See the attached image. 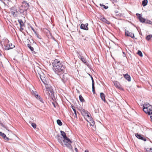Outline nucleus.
Returning <instances> with one entry per match:
<instances>
[{
	"label": "nucleus",
	"mask_w": 152,
	"mask_h": 152,
	"mask_svg": "<svg viewBox=\"0 0 152 152\" xmlns=\"http://www.w3.org/2000/svg\"><path fill=\"white\" fill-rule=\"evenodd\" d=\"M52 64L53 69L56 73L60 75L64 73L65 66L58 60L55 59L52 63Z\"/></svg>",
	"instance_id": "obj_1"
},
{
	"label": "nucleus",
	"mask_w": 152,
	"mask_h": 152,
	"mask_svg": "<svg viewBox=\"0 0 152 152\" xmlns=\"http://www.w3.org/2000/svg\"><path fill=\"white\" fill-rule=\"evenodd\" d=\"M45 90L44 91L46 98L49 99H53L54 97V93L50 86L46 85Z\"/></svg>",
	"instance_id": "obj_2"
},
{
	"label": "nucleus",
	"mask_w": 152,
	"mask_h": 152,
	"mask_svg": "<svg viewBox=\"0 0 152 152\" xmlns=\"http://www.w3.org/2000/svg\"><path fill=\"white\" fill-rule=\"evenodd\" d=\"M61 135L63 137L64 140H63V143H62V145L64 147H66L69 149L72 148V146L71 144L72 143L70 140L66 136L65 133L62 131H60Z\"/></svg>",
	"instance_id": "obj_3"
},
{
	"label": "nucleus",
	"mask_w": 152,
	"mask_h": 152,
	"mask_svg": "<svg viewBox=\"0 0 152 152\" xmlns=\"http://www.w3.org/2000/svg\"><path fill=\"white\" fill-rule=\"evenodd\" d=\"M28 4L26 1H23L21 5L19 7L20 12L24 15L27 14V10L29 7Z\"/></svg>",
	"instance_id": "obj_4"
},
{
	"label": "nucleus",
	"mask_w": 152,
	"mask_h": 152,
	"mask_svg": "<svg viewBox=\"0 0 152 152\" xmlns=\"http://www.w3.org/2000/svg\"><path fill=\"white\" fill-rule=\"evenodd\" d=\"M81 113L84 117H87L88 119V120L91 122V123L90 122V125L94 126V121L93 120L92 117L90 116L89 113L84 109H83L81 110Z\"/></svg>",
	"instance_id": "obj_5"
},
{
	"label": "nucleus",
	"mask_w": 152,
	"mask_h": 152,
	"mask_svg": "<svg viewBox=\"0 0 152 152\" xmlns=\"http://www.w3.org/2000/svg\"><path fill=\"white\" fill-rule=\"evenodd\" d=\"M38 77H39L42 83L45 84V87L46 85H48L47 84L46 79L45 77V75H44L42 72H41L40 73H39V75L37 76Z\"/></svg>",
	"instance_id": "obj_6"
},
{
	"label": "nucleus",
	"mask_w": 152,
	"mask_h": 152,
	"mask_svg": "<svg viewBox=\"0 0 152 152\" xmlns=\"http://www.w3.org/2000/svg\"><path fill=\"white\" fill-rule=\"evenodd\" d=\"M151 106L150 105L148 104H144L143 105V110L144 111L147 113H148V111H149Z\"/></svg>",
	"instance_id": "obj_7"
},
{
	"label": "nucleus",
	"mask_w": 152,
	"mask_h": 152,
	"mask_svg": "<svg viewBox=\"0 0 152 152\" xmlns=\"http://www.w3.org/2000/svg\"><path fill=\"white\" fill-rule=\"evenodd\" d=\"M11 13L12 15L14 17L17 16V15L15 14L16 13H18L17 9L16 7H12L10 10Z\"/></svg>",
	"instance_id": "obj_8"
},
{
	"label": "nucleus",
	"mask_w": 152,
	"mask_h": 152,
	"mask_svg": "<svg viewBox=\"0 0 152 152\" xmlns=\"http://www.w3.org/2000/svg\"><path fill=\"white\" fill-rule=\"evenodd\" d=\"M62 74H60L61 75L60 77L61 78L62 81L64 82H65L67 80L68 77V75L66 73L64 74L63 75H62Z\"/></svg>",
	"instance_id": "obj_9"
},
{
	"label": "nucleus",
	"mask_w": 152,
	"mask_h": 152,
	"mask_svg": "<svg viewBox=\"0 0 152 152\" xmlns=\"http://www.w3.org/2000/svg\"><path fill=\"white\" fill-rule=\"evenodd\" d=\"M136 15L139 19L140 22L142 23L145 22V19L142 17V14L137 13Z\"/></svg>",
	"instance_id": "obj_10"
},
{
	"label": "nucleus",
	"mask_w": 152,
	"mask_h": 152,
	"mask_svg": "<svg viewBox=\"0 0 152 152\" xmlns=\"http://www.w3.org/2000/svg\"><path fill=\"white\" fill-rule=\"evenodd\" d=\"M88 23H86L85 24L82 23L81 24L80 28L81 29H84L86 30H88Z\"/></svg>",
	"instance_id": "obj_11"
},
{
	"label": "nucleus",
	"mask_w": 152,
	"mask_h": 152,
	"mask_svg": "<svg viewBox=\"0 0 152 152\" xmlns=\"http://www.w3.org/2000/svg\"><path fill=\"white\" fill-rule=\"evenodd\" d=\"M135 136L138 139L144 141H146V138L145 137H143V135L141 134H138L137 133L135 134Z\"/></svg>",
	"instance_id": "obj_12"
},
{
	"label": "nucleus",
	"mask_w": 152,
	"mask_h": 152,
	"mask_svg": "<svg viewBox=\"0 0 152 152\" xmlns=\"http://www.w3.org/2000/svg\"><path fill=\"white\" fill-rule=\"evenodd\" d=\"M100 19L102 20L103 22L104 23H107L108 24H110V22L107 20L105 17L103 16H101L100 18Z\"/></svg>",
	"instance_id": "obj_13"
},
{
	"label": "nucleus",
	"mask_w": 152,
	"mask_h": 152,
	"mask_svg": "<svg viewBox=\"0 0 152 152\" xmlns=\"http://www.w3.org/2000/svg\"><path fill=\"white\" fill-rule=\"evenodd\" d=\"M114 86L117 88L121 89L122 88V87L121 85L117 81H115L114 82Z\"/></svg>",
	"instance_id": "obj_14"
},
{
	"label": "nucleus",
	"mask_w": 152,
	"mask_h": 152,
	"mask_svg": "<svg viewBox=\"0 0 152 152\" xmlns=\"http://www.w3.org/2000/svg\"><path fill=\"white\" fill-rule=\"evenodd\" d=\"M0 136L2 137L5 140L7 141L9 140V139L6 137V135L4 133L1 132H0Z\"/></svg>",
	"instance_id": "obj_15"
},
{
	"label": "nucleus",
	"mask_w": 152,
	"mask_h": 152,
	"mask_svg": "<svg viewBox=\"0 0 152 152\" xmlns=\"http://www.w3.org/2000/svg\"><path fill=\"white\" fill-rule=\"evenodd\" d=\"M125 34L126 36L130 37L132 38H133V34L132 33L129 32L128 31H125Z\"/></svg>",
	"instance_id": "obj_16"
},
{
	"label": "nucleus",
	"mask_w": 152,
	"mask_h": 152,
	"mask_svg": "<svg viewBox=\"0 0 152 152\" xmlns=\"http://www.w3.org/2000/svg\"><path fill=\"white\" fill-rule=\"evenodd\" d=\"M56 138L58 142H59L61 143V145H62V143H63V142H62V140L63 141L62 137L60 136L58 134L56 135Z\"/></svg>",
	"instance_id": "obj_17"
},
{
	"label": "nucleus",
	"mask_w": 152,
	"mask_h": 152,
	"mask_svg": "<svg viewBox=\"0 0 152 152\" xmlns=\"http://www.w3.org/2000/svg\"><path fill=\"white\" fill-rule=\"evenodd\" d=\"M15 47V45H13L12 43H9V45H7L6 46V50H9L10 49H12Z\"/></svg>",
	"instance_id": "obj_18"
},
{
	"label": "nucleus",
	"mask_w": 152,
	"mask_h": 152,
	"mask_svg": "<svg viewBox=\"0 0 152 152\" xmlns=\"http://www.w3.org/2000/svg\"><path fill=\"white\" fill-rule=\"evenodd\" d=\"M100 96L102 99L104 101V102H106V100L105 99V95L103 93H100Z\"/></svg>",
	"instance_id": "obj_19"
},
{
	"label": "nucleus",
	"mask_w": 152,
	"mask_h": 152,
	"mask_svg": "<svg viewBox=\"0 0 152 152\" xmlns=\"http://www.w3.org/2000/svg\"><path fill=\"white\" fill-rule=\"evenodd\" d=\"M124 78L129 82L131 81V77L130 76L127 74L124 75Z\"/></svg>",
	"instance_id": "obj_20"
},
{
	"label": "nucleus",
	"mask_w": 152,
	"mask_h": 152,
	"mask_svg": "<svg viewBox=\"0 0 152 152\" xmlns=\"http://www.w3.org/2000/svg\"><path fill=\"white\" fill-rule=\"evenodd\" d=\"M9 41L8 39H6L5 40V42L4 43V46L5 47V49L6 50V46L7 45H9Z\"/></svg>",
	"instance_id": "obj_21"
},
{
	"label": "nucleus",
	"mask_w": 152,
	"mask_h": 152,
	"mask_svg": "<svg viewBox=\"0 0 152 152\" xmlns=\"http://www.w3.org/2000/svg\"><path fill=\"white\" fill-rule=\"evenodd\" d=\"M148 2V0H144L142 1V5L143 7H145L147 5Z\"/></svg>",
	"instance_id": "obj_22"
},
{
	"label": "nucleus",
	"mask_w": 152,
	"mask_h": 152,
	"mask_svg": "<svg viewBox=\"0 0 152 152\" xmlns=\"http://www.w3.org/2000/svg\"><path fill=\"white\" fill-rule=\"evenodd\" d=\"M81 61L83 62L84 63H85L86 64V65H88V63L87 62L86 59H85L83 57V58H81Z\"/></svg>",
	"instance_id": "obj_23"
},
{
	"label": "nucleus",
	"mask_w": 152,
	"mask_h": 152,
	"mask_svg": "<svg viewBox=\"0 0 152 152\" xmlns=\"http://www.w3.org/2000/svg\"><path fill=\"white\" fill-rule=\"evenodd\" d=\"M18 22L20 24V27H23L24 26V24L21 19L18 20Z\"/></svg>",
	"instance_id": "obj_24"
},
{
	"label": "nucleus",
	"mask_w": 152,
	"mask_h": 152,
	"mask_svg": "<svg viewBox=\"0 0 152 152\" xmlns=\"http://www.w3.org/2000/svg\"><path fill=\"white\" fill-rule=\"evenodd\" d=\"M35 96L36 98L38 99L42 102L43 103V100L42 99V98L40 97L39 96L38 94H35Z\"/></svg>",
	"instance_id": "obj_25"
},
{
	"label": "nucleus",
	"mask_w": 152,
	"mask_h": 152,
	"mask_svg": "<svg viewBox=\"0 0 152 152\" xmlns=\"http://www.w3.org/2000/svg\"><path fill=\"white\" fill-rule=\"evenodd\" d=\"M28 47L32 51H33L34 50V48L31 46V44L30 43H28L27 45Z\"/></svg>",
	"instance_id": "obj_26"
},
{
	"label": "nucleus",
	"mask_w": 152,
	"mask_h": 152,
	"mask_svg": "<svg viewBox=\"0 0 152 152\" xmlns=\"http://www.w3.org/2000/svg\"><path fill=\"white\" fill-rule=\"evenodd\" d=\"M72 108L74 112V114H75V116L76 117V118H77L76 111V110L75 109V107L72 106Z\"/></svg>",
	"instance_id": "obj_27"
},
{
	"label": "nucleus",
	"mask_w": 152,
	"mask_h": 152,
	"mask_svg": "<svg viewBox=\"0 0 152 152\" xmlns=\"http://www.w3.org/2000/svg\"><path fill=\"white\" fill-rule=\"evenodd\" d=\"M151 107L149 111H148V113H147V114H148L149 115H152V106L151 107Z\"/></svg>",
	"instance_id": "obj_28"
},
{
	"label": "nucleus",
	"mask_w": 152,
	"mask_h": 152,
	"mask_svg": "<svg viewBox=\"0 0 152 152\" xmlns=\"http://www.w3.org/2000/svg\"><path fill=\"white\" fill-rule=\"evenodd\" d=\"M57 124L59 126H61L62 125V123L61 121L60 120L58 119L57 121Z\"/></svg>",
	"instance_id": "obj_29"
},
{
	"label": "nucleus",
	"mask_w": 152,
	"mask_h": 152,
	"mask_svg": "<svg viewBox=\"0 0 152 152\" xmlns=\"http://www.w3.org/2000/svg\"><path fill=\"white\" fill-rule=\"evenodd\" d=\"M152 37V35L151 34H149L146 37V39L147 40H149Z\"/></svg>",
	"instance_id": "obj_30"
},
{
	"label": "nucleus",
	"mask_w": 152,
	"mask_h": 152,
	"mask_svg": "<svg viewBox=\"0 0 152 152\" xmlns=\"http://www.w3.org/2000/svg\"><path fill=\"white\" fill-rule=\"evenodd\" d=\"M137 54L140 56V57H142L143 56L142 54L141 51L138 50L137 53Z\"/></svg>",
	"instance_id": "obj_31"
},
{
	"label": "nucleus",
	"mask_w": 152,
	"mask_h": 152,
	"mask_svg": "<svg viewBox=\"0 0 152 152\" xmlns=\"http://www.w3.org/2000/svg\"><path fill=\"white\" fill-rule=\"evenodd\" d=\"M79 99L80 101L81 102H83L84 101V99L83 98V97H82L81 95L79 96Z\"/></svg>",
	"instance_id": "obj_32"
},
{
	"label": "nucleus",
	"mask_w": 152,
	"mask_h": 152,
	"mask_svg": "<svg viewBox=\"0 0 152 152\" xmlns=\"http://www.w3.org/2000/svg\"><path fill=\"white\" fill-rule=\"evenodd\" d=\"M100 6L101 7H103V8L105 9H107L108 8V6H106L104 4H99Z\"/></svg>",
	"instance_id": "obj_33"
},
{
	"label": "nucleus",
	"mask_w": 152,
	"mask_h": 152,
	"mask_svg": "<svg viewBox=\"0 0 152 152\" xmlns=\"http://www.w3.org/2000/svg\"><path fill=\"white\" fill-rule=\"evenodd\" d=\"M147 152H152V149L151 148H147L146 149Z\"/></svg>",
	"instance_id": "obj_34"
},
{
	"label": "nucleus",
	"mask_w": 152,
	"mask_h": 152,
	"mask_svg": "<svg viewBox=\"0 0 152 152\" xmlns=\"http://www.w3.org/2000/svg\"><path fill=\"white\" fill-rule=\"evenodd\" d=\"M31 126L34 128H36V124H35L34 123H32L31 124Z\"/></svg>",
	"instance_id": "obj_35"
},
{
	"label": "nucleus",
	"mask_w": 152,
	"mask_h": 152,
	"mask_svg": "<svg viewBox=\"0 0 152 152\" xmlns=\"http://www.w3.org/2000/svg\"><path fill=\"white\" fill-rule=\"evenodd\" d=\"M92 92L94 94L95 93V87H92Z\"/></svg>",
	"instance_id": "obj_36"
},
{
	"label": "nucleus",
	"mask_w": 152,
	"mask_h": 152,
	"mask_svg": "<svg viewBox=\"0 0 152 152\" xmlns=\"http://www.w3.org/2000/svg\"><path fill=\"white\" fill-rule=\"evenodd\" d=\"M92 87H94V82L93 79H92Z\"/></svg>",
	"instance_id": "obj_37"
},
{
	"label": "nucleus",
	"mask_w": 152,
	"mask_h": 152,
	"mask_svg": "<svg viewBox=\"0 0 152 152\" xmlns=\"http://www.w3.org/2000/svg\"><path fill=\"white\" fill-rule=\"evenodd\" d=\"M151 21L150 20H147L146 21V23H148V24H150L151 23Z\"/></svg>",
	"instance_id": "obj_38"
},
{
	"label": "nucleus",
	"mask_w": 152,
	"mask_h": 152,
	"mask_svg": "<svg viewBox=\"0 0 152 152\" xmlns=\"http://www.w3.org/2000/svg\"><path fill=\"white\" fill-rule=\"evenodd\" d=\"M24 30L23 28H22V27H20V31H22Z\"/></svg>",
	"instance_id": "obj_39"
},
{
	"label": "nucleus",
	"mask_w": 152,
	"mask_h": 152,
	"mask_svg": "<svg viewBox=\"0 0 152 152\" xmlns=\"http://www.w3.org/2000/svg\"><path fill=\"white\" fill-rule=\"evenodd\" d=\"M134 115L135 116H137V113L136 111H135L134 113Z\"/></svg>",
	"instance_id": "obj_40"
},
{
	"label": "nucleus",
	"mask_w": 152,
	"mask_h": 152,
	"mask_svg": "<svg viewBox=\"0 0 152 152\" xmlns=\"http://www.w3.org/2000/svg\"><path fill=\"white\" fill-rule=\"evenodd\" d=\"M78 57L79 58H80V59H81V58H83V57L80 55H79V56H78Z\"/></svg>",
	"instance_id": "obj_41"
},
{
	"label": "nucleus",
	"mask_w": 152,
	"mask_h": 152,
	"mask_svg": "<svg viewBox=\"0 0 152 152\" xmlns=\"http://www.w3.org/2000/svg\"><path fill=\"white\" fill-rule=\"evenodd\" d=\"M75 151L76 152H77V148H75Z\"/></svg>",
	"instance_id": "obj_42"
},
{
	"label": "nucleus",
	"mask_w": 152,
	"mask_h": 152,
	"mask_svg": "<svg viewBox=\"0 0 152 152\" xmlns=\"http://www.w3.org/2000/svg\"><path fill=\"white\" fill-rule=\"evenodd\" d=\"M89 151L88 150H85L84 152H88Z\"/></svg>",
	"instance_id": "obj_43"
},
{
	"label": "nucleus",
	"mask_w": 152,
	"mask_h": 152,
	"mask_svg": "<svg viewBox=\"0 0 152 152\" xmlns=\"http://www.w3.org/2000/svg\"><path fill=\"white\" fill-rule=\"evenodd\" d=\"M150 118L151 119V121L152 122V115L150 116Z\"/></svg>",
	"instance_id": "obj_44"
},
{
	"label": "nucleus",
	"mask_w": 152,
	"mask_h": 152,
	"mask_svg": "<svg viewBox=\"0 0 152 152\" xmlns=\"http://www.w3.org/2000/svg\"><path fill=\"white\" fill-rule=\"evenodd\" d=\"M115 13H118V11H115Z\"/></svg>",
	"instance_id": "obj_45"
},
{
	"label": "nucleus",
	"mask_w": 152,
	"mask_h": 152,
	"mask_svg": "<svg viewBox=\"0 0 152 152\" xmlns=\"http://www.w3.org/2000/svg\"><path fill=\"white\" fill-rule=\"evenodd\" d=\"M37 37L38 38H39V39H40V38L39 37V36H38V35H37Z\"/></svg>",
	"instance_id": "obj_46"
},
{
	"label": "nucleus",
	"mask_w": 152,
	"mask_h": 152,
	"mask_svg": "<svg viewBox=\"0 0 152 152\" xmlns=\"http://www.w3.org/2000/svg\"><path fill=\"white\" fill-rule=\"evenodd\" d=\"M91 78L92 81V79H93L92 77H91Z\"/></svg>",
	"instance_id": "obj_47"
},
{
	"label": "nucleus",
	"mask_w": 152,
	"mask_h": 152,
	"mask_svg": "<svg viewBox=\"0 0 152 152\" xmlns=\"http://www.w3.org/2000/svg\"><path fill=\"white\" fill-rule=\"evenodd\" d=\"M27 40H28L29 42H30V40L29 39H27Z\"/></svg>",
	"instance_id": "obj_48"
},
{
	"label": "nucleus",
	"mask_w": 152,
	"mask_h": 152,
	"mask_svg": "<svg viewBox=\"0 0 152 152\" xmlns=\"http://www.w3.org/2000/svg\"><path fill=\"white\" fill-rule=\"evenodd\" d=\"M150 24L152 25V22H151V23H150Z\"/></svg>",
	"instance_id": "obj_49"
},
{
	"label": "nucleus",
	"mask_w": 152,
	"mask_h": 152,
	"mask_svg": "<svg viewBox=\"0 0 152 152\" xmlns=\"http://www.w3.org/2000/svg\"><path fill=\"white\" fill-rule=\"evenodd\" d=\"M87 121L88 122H89V121H88V120H87Z\"/></svg>",
	"instance_id": "obj_50"
},
{
	"label": "nucleus",
	"mask_w": 152,
	"mask_h": 152,
	"mask_svg": "<svg viewBox=\"0 0 152 152\" xmlns=\"http://www.w3.org/2000/svg\"><path fill=\"white\" fill-rule=\"evenodd\" d=\"M32 29L34 31V30L33 29V28H32Z\"/></svg>",
	"instance_id": "obj_51"
},
{
	"label": "nucleus",
	"mask_w": 152,
	"mask_h": 152,
	"mask_svg": "<svg viewBox=\"0 0 152 152\" xmlns=\"http://www.w3.org/2000/svg\"><path fill=\"white\" fill-rule=\"evenodd\" d=\"M133 37H134V35Z\"/></svg>",
	"instance_id": "obj_52"
}]
</instances>
